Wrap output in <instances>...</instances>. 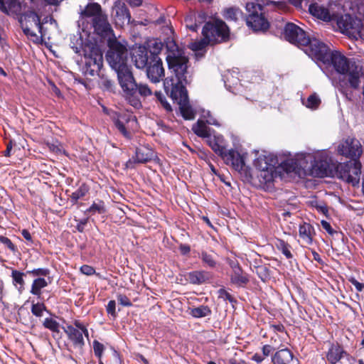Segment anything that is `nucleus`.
Wrapping results in <instances>:
<instances>
[{"label": "nucleus", "mask_w": 364, "mask_h": 364, "mask_svg": "<svg viewBox=\"0 0 364 364\" xmlns=\"http://www.w3.org/2000/svg\"><path fill=\"white\" fill-rule=\"evenodd\" d=\"M109 50L106 54V59L110 66L117 72L119 83L121 87L127 89L133 88L131 82L132 71L127 65L128 51L125 46L117 39H109L108 41Z\"/></svg>", "instance_id": "1"}, {"label": "nucleus", "mask_w": 364, "mask_h": 364, "mask_svg": "<svg viewBox=\"0 0 364 364\" xmlns=\"http://www.w3.org/2000/svg\"><path fill=\"white\" fill-rule=\"evenodd\" d=\"M168 31L170 35L164 40L163 46L168 52L166 60L169 68L173 70L176 80L181 79L182 82H190L191 75L187 70L188 58L182 55L181 50L176 43L172 29L168 28Z\"/></svg>", "instance_id": "2"}, {"label": "nucleus", "mask_w": 364, "mask_h": 364, "mask_svg": "<svg viewBox=\"0 0 364 364\" xmlns=\"http://www.w3.org/2000/svg\"><path fill=\"white\" fill-rule=\"evenodd\" d=\"M36 7L33 0H29V6L21 16L19 22L24 33L33 42L39 43L46 34L43 24L46 23L48 18L50 21L52 18L46 16L41 21L39 15L36 13Z\"/></svg>", "instance_id": "3"}, {"label": "nucleus", "mask_w": 364, "mask_h": 364, "mask_svg": "<svg viewBox=\"0 0 364 364\" xmlns=\"http://www.w3.org/2000/svg\"><path fill=\"white\" fill-rule=\"evenodd\" d=\"M204 38L200 41L192 42L189 47L195 51L202 50L207 45L225 41L229 38V28L225 23L216 19L208 22L203 27Z\"/></svg>", "instance_id": "4"}, {"label": "nucleus", "mask_w": 364, "mask_h": 364, "mask_svg": "<svg viewBox=\"0 0 364 364\" xmlns=\"http://www.w3.org/2000/svg\"><path fill=\"white\" fill-rule=\"evenodd\" d=\"M188 82H182L181 79L175 80L167 77L164 80V88L167 92H170L171 97L178 105L182 116L186 119H193L195 113L188 105L187 91L184 84Z\"/></svg>", "instance_id": "5"}, {"label": "nucleus", "mask_w": 364, "mask_h": 364, "mask_svg": "<svg viewBox=\"0 0 364 364\" xmlns=\"http://www.w3.org/2000/svg\"><path fill=\"white\" fill-rule=\"evenodd\" d=\"M330 61L338 73L345 75L352 87L357 88L359 86L360 78L363 75L361 67L349 61L338 51L330 53Z\"/></svg>", "instance_id": "6"}, {"label": "nucleus", "mask_w": 364, "mask_h": 364, "mask_svg": "<svg viewBox=\"0 0 364 364\" xmlns=\"http://www.w3.org/2000/svg\"><path fill=\"white\" fill-rule=\"evenodd\" d=\"M314 156L311 154L299 155L294 159L288 160L284 164V169L287 173L294 172L299 177L311 176Z\"/></svg>", "instance_id": "7"}, {"label": "nucleus", "mask_w": 364, "mask_h": 364, "mask_svg": "<svg viewBox=\"0 0 364 364\" xmlns=\"http://www.w3.org/2000/svg\"><path fill=\"white\" fill-rule=\"evenodd\" d=\"M361 167V163L358 160L341 163L335 166L336 175L338 178L355 185L359 181Z\"/></svg>", "instance_id": "8"}, {"label": "nucleus", "mask_w": 364, "mask_h": 364, "mask_svg": "<svg viewBox=\"0 0 364 364\" xmlns=\"http://www.w3.org/2000/svg\"><path fill=\"white\" fill-rule=\"evenodd\" d=\"M305 53L310 57L323 63L330 61V49L327 45L318 39H310L306 45H304Z\"/></svg>", "instance_id": "9"}, {"label": "nucleus", "mask_w": 364, "mask_h": 364, "mask_svg": "<svg viewBox=\"0 0 364 364\" xmlns=\"http://www.w3.org/2000/svg\"><path fill=\"white\" fill-rule=\"evenodd\" d=\"M338 152L347 158L358 160L363 154L362 145L358 139L348 137L338 145Z\"/></svg>", "instance_id": "10"}, {"label": "nucleus", "mask_w": 364, "mask_h": 364, "mask_svg": "<svg viewBox=\"0 0 364 364\" xmlns=\"http://www.w3.org/2000/svg\"><path fill=\"white\" fill-rule=\"evenodd\" d=\"M337 23L343 33L355 38L362 37L363 26L360 20H353L350 16L346 15L341 16Z\"/></svg>", "instance_id": "11"}, {"label": "nucleus", "mask_w": 364, "mask_h": 364, "mask_svg": "<svg viewBox=\"0 0 364 364\" xmlns=\"http://www.w3.org/2000/svg\"><path fill=\"white\" fill-rule=\"evenodd\" d=\"M284 35L287 41L298 46L306 45L309 41V38L304 30L292 23L286 25Z\"/></svg>", "instance_id": "12"}, {"label": "nucleus", "mask_w": 364, "mask_h": 364, "mask_svg": "<svg viewBox=\"0 0 364 364\" xmlns=\"http://www.w3.org/2000/svg\"><path fill=\"white\" fill-rule=\"evenodd\" d=\"M112 16L115 23L122 27L130 22L131 16L124 2L117 1L114 2L112 9Z\"/></svg>", "instance_id": "13"}, {"label": "nucleus", "mask_w": 364, "mask_h": 364, "mask_svg": "<svg viewBox=\"0 0 364 364\" xmlns=\"http://www.w3.org/2000/svg\"><path fill=\"white\" fill-rule=\"evenodd\" d=\"M147 77L153 82H159L164 76L162 61L156 56H152L146 69Z\"/></svg>", "instance_id": "14"}, {"label": "nucleus", "mask_w": 364, "mask_h": 364, "mask_svg": "<svg viewBox=\"0 0 364 364\" xmlns=\"http://www.w3.org/2000/svg\"><path fill=\"white\" fill-rule=\"evenodd\" d=\"M29 6V0L22 4L18 0H1V11L10 16L22 15Z\"/></svg>", "instance_id": "15"}, {"label": "nucleus", "mask_w": 364, "mask_h": 364, "mask_svg": "<svg viewBox=\"0 0 364 364\" xmlns=\"http://www.w3.org/2000/svg\"><path fill=\"white\" fill-rule=\"evenodd\" d=\"M114 123L119 131L126 137L130 136L129 129H134L136 127L135 117L130 114L120 116Z\"/></svg>", "instance_id": "16"}, {"label": "nucleus", "mask_w": 364, "mask_h": 364, "mask_svg": "<svg viewBox=\"0 0 364 364\" xmlns=\"http://www.w3.org/2000/svg\"><path fill=\"white\" fill-rule=\"evenodd\" d=\"M92 23L95 32L100 36H108L112 31L111 26L107 21V17L104 14L92 19Z\"/></svg>", "instance_id": "17"}, {"label": "nucleus", "mask_w": 364, "mask_h": 364, "mask_svg": "<svg viewBox=\"0 0 364 364\" xmlns=\"http://www.w3.org/2000/svg\"><path fill=\"white\" fill-rule=\"evenodd\" d=\"M221 157L228 165H230L237 171L242 170L245 165L242 156L235 150H229L228 152L225 150Z\"/></svg>", "instance_id": "18"}, {"label": "nucleus", "mask_w": 364, "mask_h": 364, "mask_svg": "<svg viewBox=\"0 0 364 364\" xmlns=\"http://www.w3.org/2000/svg\"><path fill=\"white\" fill-rule=\"evenodd\" d=\"M333 166L330 165L326 160L316 159L314 157L311 176L314 177H324L332 174Z\"/></svg>", "instance_id": "19"}, {"label": "nucleus", "mask_w": 364, "mask_h": 364, "mask_svg": "<svg viewBox=\"0 0 364 364\" xmlns=\"http://www.w3.org/2000/svg\"><path fill=\"white\" fill-rule=\"evenodd\" d=\"M131 82L133 83V88L131 90L127 89L125 87H121L124 92L126 97L130 96L134 97L138 92L141 96L147 97L150 96L152 94L151 89L148 87L147 85L145 84H136L135 80L134 78L133 75L132 74V80H130Z\"/></svg>", "instance_id": "20"}, {"label": "nucleus", "mask_w": 364, "mask_h": 364, "mask_svg": "<svg viewBox=\"0 0 364 364\" xmlns=\"http://www.w3.org/2000/svg\"><path fill=\"white\" fill-rule=\"evenodd\" d=\"M246 22L247 26L255 31H265L269 27V23L262 16V13L255 15H248Z\"/></svg>", "instance_id": "21"}, {"label": "nucleus", "mask_w": 364, "mask_h": 364, "mask_svg": "<svg viewBox=\"0 0 364 364\" xmlns=\"http://www.w3.org/2000/svg\"><path fill=\"white\" fill-rule=\"evenodd\" d=\"M77 328L73 326H68L65 330L68 337L75 344L82 346L83 344L82 333L87 336V329L80 323H76Z\"/></svg>", "instance_id": "22"}, {"label": "nucleus", "mask_w": 364, "mask_h": 364, "mask_svg": "<svg viewBox=\"0 0 364 364\" xmlns=\"http://www.w3.org/2000/svg\"><path fill=\"white\" fill-rule=\"evenodd\" d=\"M149 52L143 47H139L133 52L132 60L136 68L142 69L149 64Z\"/></svg>", "instance_id": "23"}, {"label": "nucleus", "mask_w": 364, "mask_h": 364, "mask_svg": "<svg viewBox=\"0 0 364 364\" xmlns=\"http://www.w3.org/2000/svg\"><path fill=\"white\" fill-rule=\"evenodd\" d=\"M103 58L102 54L99 48H95L91 52L86 65L89 67H92L91 71H99L102 66Z\"/></svg>", "instance_id": "24"}, {"label": "nucleus", "mask_w": 364, "mask_h": 364, "mask_svg": "<svg viewBox=\"0 0 364 364\" xmlns=\"http://www.w3.org/2000/svg\"><path fill=\"white\" fill-rule=\"evenodd\" d=\"M103 14L101 6L97 3H90L80 11L82 18H92V20Z\"/></svg>", "instance_id": "25"}, {"label": "nucleus", "mask_w": 364, "mask_h": 364, "mask_svg": "<svg viewBox=\"0 0 364 364\" xmlns=\"http://www.w3.org/2000/svg\"><path fill=\"white\" fill-rule=\"evenodd\" d=\"M346 354V353L343 350L341 346L338 344H333L327 353L326 358L328 362L332 364H335Z\"/></svg>", "instance_id": "26"}, {"label": "nucleus", "mask_w": 364, "mask_h": 364, "mask_svg": "<svg viewBox=\"0 0 364 364\" xmlns=\"http://www.w3.org/2000/svg\"><path fill=\"white\" fill-rule=\"evenodd\" d=\"M309 11L314 16L323 21H329L331 19V15L329 11L326 8L317 4L310 5Z\"/></svg>", "instance_id": "27"}, {"label": "nucleus", "mask_w": 364, "mask_h": 364, "mask_svg": "<svg viewBox=\"0 0 364 364\" xmlns=\"http://www.w3.org/2000/svg\"><path fill=\"white\" fill-rule=\"evenodd\" d=\"M207 139L208 145L216 154L220 156L224 154L225 148L223 144V138L221 136H209Z\"/></svg>", "instance_id": "28"}, {"label": "nucleus", "mask_w": 364, "mask_h": 364, "mask_svg": "<svg viewBox=\"0 0 364 364\" xmlns=\"http://www.w3.org/2000/svg\"><path fill=\"white\" fill-rule=\"evenodd\" d=\"M299 236L304 243L310 245L312 242L314 229L309 223H303L299 226Z\"/></svg>", "instance_id": "29"}, {"label": "nucleus", "mask_w": 364, "mask_h": 364, "mask_svg": "<svg viewBox=\"0 0 364 364\" xmlns=\"http://www.w3.org/2000/svg\"><path fill=\"white\" fill-rule=\"evenodd\" d=\"M291 351L287 348L277 352L272 358L274 364H288L292 360Z\"/></svg>", "instance_id": "30"}, {"label": "nucleus", "mask_w": 364, "mask_h": 364, "mask_svg": "<svg viewBox=\"0 0 364 364\" xmlns=\"http://www.w3.org/2000/svg\"><path fill=\"white\" fill-rule=\"evenodd\" d=\"M192 129L194 133L198 136L208 138L210 136L209 128L203 120H198L197 123L193 126Z\"/></svg>", "instance_id": "31"}, {"label": "nucleus", "mask_w": 364, "mask_h": 364, "mask_svg": "<svg viewBox=\"0 0 364 364\" xmlns=\"http://www.w3.org/2000/svg\"><path fill=\"white\" fill-rule=\"evenodd\" d=\"M209 277V274L205 272H194L189 274V280L193 284L205 282Z\"/></svg>", "instance_id": "32"}, {"label": "nucleus", "mask_w": 364, "mask_h": 364, "mask_svg": "<svg viewBox=\"0 0 364 364\" xmlns=\"http://www.w3.org/2000/svg\"><path fill=\"white\" fill-rule=\"evenodd\" d=\"M223 16L228 20L236 21L242 16V12L238 8L230 7L224 10Z\"/></svg>", "instance_id": "33"}, {"label": "nucleus", "mask_w": 364, "mask_h": 364, "mask_svg": "<svg viewBox=\"0 0 364 364\" xmlns=\"http://www.w3.org/2000/svg\"><path fill=\"white\" fill-rule=\"evenodd\" d=\"M153 156L151 151L146 149H138L136 152V160L139 163H145Z\"/></svg>", "instance_id": "34"}, {"label": "nucleus", "mask_w": 364, "mask_h": 364, "mask_svg": "<svg viewBox=\"0 0 364 364\" xmlns=\"http://www.w3.org/2000/svg\"><path fill=\"white\" fill-rule=\"evenodd\" d=\"M48 285V282L45 279L38 278L33 281L32 284L31 292L33 294L39 296L41 294V289L46 287Z\"/></svg>", "instance_id": "35"}, {"label": "nucleus", "mask_w": 364, "mask_h": 364, "mask_svg": "<svg viewBox=\"0 0 364 364\" xmlns=\"http://www.w3.org/2000/svg\"><path fill=\"white\" fill-rule=\"evenodd\" d=\"M303 104L308 108L316 109L321 104V100L318 96L314 93L309 96L306 101H304Z\"/></svg>", "instance_id": "36"}, {"label": "nucleus", "mask_w": 364, "mask_h": 364, "mask_svg": "<svg viewBox=\"0 0 364 364\" xmlns=\"http://www.w3.org/2000/svg\"><path fill=\"white\" fill-rule=\"evenodd\" d=\"M210 312V309L208 306H200L199 307L192 309L191 314L194 317L200 318L208 316Z\"/></svg>", "instance_id": "37"}, {"label": "nucleus", "mask_w": 364, "mask_h": 364, "mask_svg": "<svg viewBox=\"0 0 364 364\" xmlns=\"http://www.w3.org/2000/svg\"><path fill=\"white\" fill-rule=\"evenodd\" d=\"M246 10L249 15H255L262 13V7L257 2L251 1L246 4Z\"/></svg>", "instance_id": "38"}, {"label": "nucleus", "mask_w": 364, "mask_h": 364, "mask_svg": "<svg viewBox=\"0 0 364 364\" xmlns=\"http://www.w3.org/2000/svg\"><path fill=\"white\" fill-rule=\"evenodd\" d=\"M43 326L54 333H59L60 331L59 323L52 318H46L43 322Z\"/></svg>", "instance_id": "39"}, {"label": "nucleus", "mask_w": 364, "mask_h": 364, "mask_svg": "<svg viewBox=\"0 0 364 364\" xmlns=\"http://www.w3.org/2000/svg\"><path fill=\"white\" fill-rule=\"evenodd\" d=\"M240 270L239 269L238 272ZM232 282L238 285L245 284L247 282L248 279L246 277L240 274V272H235L234 274L232 276Z\"/></svg>", "instance_id": "40"}, {"label": "nucleus", "mask_w": 364, "mask_h": 364, "mask_svg": "<svg viewBox=\"0 0 364 364\" xmlns=\"http://www.w3.org/2000/svg\"><path fill=\"white\" fill-rule=\"evenodd\" d=\"M87 191V188L85 186H82L77 191L72 193L71 198L76 202L79 198L85 196Z\"/></svg>", "instance_id": "41"}, {"label": "nucleus", "mask_w": 364, "mask_h": 364, "mask_svg": "<svg viewBox=\"0 0 364 364\" xmlns=\"http://www.w3.org/2000/svg\"><path fill=\"white\" fill-rule=\"evenodd\" d=\"M44 311H46V306L42 303H37L32 306L31 311L36 316H41Z\"/></svg>", "instance_id": "42"}, {"label": "nucleus", "mask_w": 364, "mask_h": 364, "mask_svg": "<svg viewBox=\"0 0 364 364\" xmlns=\"http://www.w3.org/2000/svg\"><path fill=\"white\" fill-rule=\"evenodd\" d=\"M87 211L91 213L97 212L99 213H105V208L103 203L100 202L99 203H93Z\"/></svg>", "instance_id": "43"}, {"label": "nucleus", "mask_w": 364, "mask_h": 364, "mask_svg": "<svg viewBox=\"0 0 364 364\" xmlns=\"http://www.w3.org/2000/svg\"><path fill=\"white\" fill-rule=\"evenodd\" d=\"M155 95L157 97V99L159 100V101H160L163 107L166 111H168V112L172 111L171 106L166 102V100L163 97L162 95L160 92H155Z\"/></svg>", "instance_id": "44"}, {"label": "nucleus", "mask_w": 364, "mask_h": 364, "mask_svg": "<svg viewBox=\"0 0 364 364\" xmlns=\"http://www.w3.org/2000/svg\"><path fill=\"white\" fill-rule=\"evenodd\" d=\"M23 274L18 271H16V270L12 271V277H13L14 281L16 283L19 284L21 287L24 284V280L23 279Z\"/></svg>", "instance_id": "45"}, {"label": "nucleus", "mask_w": 364, "mask_h": 364, "mask_svg": "<svg viewBox=\"0 0 364 364\" xmlns=\"http://www.w3.org/2000/svg\"><path fill=\"white\" fill-rule=\"evenodd\" d=\"M202 259L205 263H206L210 267H214L215 264V262L213 257L207 253L202 254Z\"/></svg>", "instance_id": "46"}, {"label": "nucleus", "mask_w": 364, "mask_h": 364, "mask_svg": "<svg viewBox=\"0 0 364 364\" xmlns=\"http://www.w3.org/2000/svg\"><path fill=\"white\" fill-rule=\"evenodd\" d=\"M80 271L82 274H84L85 275H88V276L92 275L95 272V269L92 267L89 266V265L82 266L80 268Z\"/></svg>", "instance_id": "47"}, {"label": "nucleus", "mask_w": 364, "mask_h": 364, "mask_svg": "<svg viewBox=\"0 0 364 364\" xmlns=\"http://www.w3.org/2000/svg\"><path fill=\"white\" fill-rule=\"evenodd\" d=\"M93 348L95 355L100 356L104 348L103 345L100 342L95 341L93 343Z\"/></svg>", "instance_id": "48"}, {"label": "nucleus", "mask_w": 364, "mask_h": 364, "mask_svg": "<svg viewBox=\"0 0 364 364\" xmlns=\"http://www.w3.org/2000/svg\"><path fill=\"white\" fill-rule=\"evenodd\" d=\"M117 301L118 302L123 305V306H131L132 304L129 301V299H128L127 296H126L125 295H122V294H119L117 296Z\"/></svg>", "instance_id": "49"}, {"label": "nucleus", "mask_w": 364, "mask_h": 364, "mask_svg": "<svg viewBox=\"0 0 364 364\" xmlns=\"http://www.w3.org/2000/svg\"><path fill=\"white\" fill-rule=\"evenodd\" d=\"M49 149L55 153H60L62 151V146L60 144H51L48 142L47 144Z\"/></svg>", "instance_id": "50"}, {"label": "nucleus", "mask_w": 364, "mask_h": 364, "mask_svg": "<svg viewBox=\"0 0 364 364\" xmlns=\"http://www.w3.org/2000/svg\"><path fill=\"white\" fill-rule=\"evenodd\" d=\"M280 245H281V249H282V253L287 258H291L292 257V255H291L290 250H289V247H288L287 244L284 243V242H281Z\"/></svg>", "instance_id": "51"}, {"label": "nucleus", "mask_w": 364, "mask_h": 364, "mask_svg": "<svg viewBox=\"0 0 364 364\" xmlns=\"http://www.w3.org/2000/svg\"><path fill=\"white\" fill-rule=\"evenodd\" d=\"M350 282L355 286L358 291H362L364 289V284L359 282L355 278L350 277L349 279Z\"/></svg>", "instance_id": "52"}, {"label": "nucleus", "mask_w": 364, "mask_h": 364, "mask_svg": "<svg viewBox=\"0 0 364 364\" xmlns=\"http://www.w3.org/2000/svg\"><path fill=\"white\" fill-rule=\"evenodd\" d=\"M115 306H116V304H115V301L113 300L109 301L107 304V312L113 316H115V314H116Z\"/></svg>", "instance_id": "53"}, {"label": "nucleus", "mask_w": 364, "mask_h": 364, "mask_svg": "<svg viewBox=\"0 0 364 364\" xmlns=\"http://www.w3.org/2000/svg\"><path fill=\"white\" fill-rule=\"evenodd\" d=\"M1 243H3L6 247H7L11 251L15 250L14 245L8 238L1 237Z\"/></svg>", "instance_id": "54"}, {"label": "nucleus", "mask_w": 364, "mask_h": 364, "mask_svg": "<svg viewBox=\"0 0 364 364\" xmlns=\"http://www.w3.org/2000/svg\"><path fill=\"white\" fill-rule=\"evenodd\" d=\"M30 273L31 274H33V276H39V275L46 276L48 274V270L45 269H33V271L30 272Z\"/></svg>", "instance_id": "55"}, {"label": "nucleus", "mask_w": 364, "mask_h": 364, "mask_svg": "<svg viewBox=\"0 0 364 364\" xmlns=\"http://www.w3.org/2000/svg\"><path fill=\"white\" fill-rule=\"evenodd\" d=\"M127 97L129 99L131 105L133 106L134 107L139 108L141 107L140 101L138 99H136L135 97V96H134V97L128 96Z\"/></svg>", "instance_id": "56"}, {"label": "nucleus", "mask_w": 364, "mask_h": 364, "mask_svg": "<svg viewBox=\"0 0 364 364\" xmlns=\"http://www.w3.org/2000/svg\"><path fill=\"white\" fill-rule=\"evenodd\" d=\"M322 228L326 230L330 235H333L334 233L333 230L332 229L329 223L326 220H322L321 222Z\"/></svg>", "instance_id": "57"}, {"label": "nucleus", "mask_w": 364, "mask_h": 364, "mask_svg": "<svg viewBox=\"0 0 364 364\" xmlns=\"http://www.w3.org/2000/svg\"><path fill=\"white\" fill-rule=\"evenodd\" d=\"M130 6H139L141 4V0H126Z\"/></svg>", "instance_id": "58"}, {"label": "nucleus", "mask_w": 364, "mask_h": 364, "mask_svg": "<svg viewBox=\"0 0 364 364\" xmlns=\"http://www.w3.org/2000/svg\"><path fill=\"white\" fill-rule=\"evenodd\" d=\"M272 350V348L269 345L264 346L262 348L263 353L266 356H267L270 354Z\"/></svg>", "instance_id": "59"}, {"label": "nucleus", "mask_w": 364, "mask_h": 364, "mask_svg": "<svg viewBox=\"0 0 364 364\" xmlns=\"http://www.w3.org/2000/svg\"><path fill=\"white\" fill-rule=\"evenodd\" d=\"M11 149H12V143L10 141L9 142H8L6 144V149L4 151V156H10V152H11Z\"/></svg>", "instance_id": "60"}, {"label": "nucleus", "mask_w": 364, "mask_h": 364, "mask_svg": "<svg viewBox=\"0 0 364 364\" xmlns=\"http://www.w3.org/2000/svg\"><path fill=\"white\" fill-rule=\"evenodd\" d=\"M271 328L273 329V331H278L279 332L284 331V326L282 325H272L271 326Z\"/></svg>", "instance_id": "61"}, {"label": "nucleus", "mask_w": 364, "mask_h": 364, "mask_svg": "<svg viewBox=\"0 0 364 364\" xmlns=\"http://www.w3.org/2000/svg\"><path fill=\"white\" fill-rule=\"evenodd\" d=\"M22 235L27 240H31V235L29 233V232L28 230H22Z\"/></svg>", "instance_id": "62"}, {"label": "nucleus", "mask_w": 364, "mask_h": 364, "mask_svg": "<svg viewBox=\"0 0 364 364\" xmlns=\"http://www.w3.org/2000/svg\"><path fill=\"white\" fill-rule=\"evenodd\" d=\"M104 85L107 89H112L113 87L114 83H113V82H112L110 80H105L104 81Z\"/></svg>", "instance_id": "63"}, {"label": "nucleus", "mask_w": 364, "mask_h": 364, "mask_svg": "<svg viewBox=\"0 0 364 364\" xmlns=\"http://www.w3.org/2000/svg\"><path fill=\"white\" fill-rule=\"evenodd\" d=\"M230 364H246L245 361L241 360H237L236 359L230 360Z\"/></svg>", "instance_id": "64"}]
</instances>
